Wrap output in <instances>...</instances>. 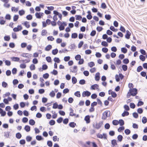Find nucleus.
<instances>
[{"instance_id": "36", "label": "nucleus", "mask_w": 147, "mask_h": 147, "mask_svg": "<svg viewBox=\"0 0 147 147\" xmlns=\"http://www.w3.org/2000/svg\"><path fill=\"white\" fill-rule=\"evenodd\" d=\"M47 145L49 147H51L53 146V143L51 141L48 140L47 141Z\"/></svg>"}, {"instance_id": "6", "label": "nucleus", "mask_w": 147, "mask_h": 147, "mask_svg": "<svg viewBox=\"0 0 147 147\" xmlns=\"http://www.w3.org/2000/svg\"><path fill=\"white\" fill-rule=\"evenodd\" d=\"M22 28L21 25H18V26L17 27L14 28L13 30L14 32H18L22 30Z\"/></svg>"}, {"instance_id": "25", "label": "nucleus", "mask_w": 147, "mask_h": 147, "mask_svg": "<svg viewBox=\"0 0 147 147\" xmlns=\"http://www.w3.org/2000/svg\"><path fill=\"white\" fill-rule=\"evenodd\" d=\"M36 139L40 141L43 140V138L41 136L37 135L36 136Z\"/></svg>"}, {"instance_id": "54", "label": "nucleus", "mask_w": 147, "mask_h": 147, "mask_svg": "<svg viewBox=\"0 0 147 147\" xmlns=\"http://www.w3.org/2000/svg\"><path fill=\"white\" fill-rule=\"evenodd\" d=\"M125 129L124 127V126H121V127H119V128L118 129V131L119 132H121L122 131L124 130Z\"/></svg>"}, {"instance_id": "12", "label": "nucleus", "mask_w": 147, "mask_h": 147, "mask_svg": "<svg viewBox=\"0 0 147 147\" xmlns=\"http://www.w3.org/2000/svg\"><path fill=\"white\" fill-rule=\"evenodd\" d=\"M24 129L26 132H29L30 130V127L28 125H26L24 127Z\"/></svg>"}, {"instance_id": "13", "label": "nucleus", "mask_w": 147, "mask_h": 147, "mask_svg": "<svg viewBox=\"0 0 147 147\" xmlns=\"http://www.w3.org/2000/svg\"><path fill=\"white\" fill-rule=\"evenodd\" d=\"M52 48V45H49L45 48V50L47 51H49Z\"/></svg>"}, {"instance_id": "61", "label": "nucleus", "mask_w": 147, "mask_h": 147, "mask_svg": "<svg viewBox=\"0 0 147 147\" xmlns=\"http://www.w3.org/2000/svg\"><path fill=\"white\" fill-rule=\"evenodd\" d=\"M28 119L26 117H24L22 118V121L24 123H26L28 122Z\"/></svg>"}, {"instance_id": "7", "label": "nucleus", "mask_w": 147, "mask_h": 147, "mask_svg": "<svg viewBox=\"0 0 147 147\" xmlns=\"http://www.w3.org/2000/svg\"><path fill=\"white\" fill-rule=\"evenodd\" d=\"M21 56L24 57L28 58H31L32 57V54L28 53H23L21 55Z\"/></svg>"}, {"instance_id": "59", "label": "nucleus", "mask_w": 147, "mask_h": 147, "mask_svg": "<svg viewBox=\"0 0 147 147\" xmlns=\"http://www.w3.org/2000/svg\"><path fill=\"white\" fill-rule=\"evenodd\" d=\"M27 45V44L26 42H22L21 44V47L22 48H24L26 47Z\"/></svg>"}, {"instance_id": "51", "label": "nucleus", "mask_w": 147, "mask_h": 147, "mask_svg": "<svg viewBox=\"0 0 147 147\" xmlns=\"http://www.w3.org/2000/svg\"><path fill=\"white\" fill-rule=\"evenodd\" d=\"M63 121V118L61 117H60L57 119V121L58 123H60L62 122Z\"/></svg>"}, {"instance_id": "45", "label": "nucleus", "mask_w": 147, "mask_h": 147, "mask_svg": "<svg viewBox=\"0 0 147 147\" xmlns=\"http://www.w3.org/2000/svg\"><path fill=\"white\" fill-rule=\"evenodd\" d=\"M26 139L27 142H30L32 140V137L29 136H27L26 137Z\"/></svg>"}, {"instance_id": "52", "label": "nucleus", "mask_w": 147, "mask_h": 147, "mask_svg": "<svg viewBox=\"0 0 147 147\" xmlns=\"http://www.w3.org/2000/svg\"><path fill=\"white\" fill-rule=\"evenodd\" d=\"M125 133L126 135H128L131 133V131L129 129H126L125 130Z\"/></svg>"}, {"instance_id": "8", "label": "nucleus", "mask_w": 147, "mask_h": 147, "mask_svg": "<svg viewBox=\"0 0 147 147\" xmlns=\"http://www.w3.org/2000/svg\"><path fill=\"white\" fill-rule=\"evenodd\" d=\"M131 33L128 30L126 31V34L125 35V37L127 39H128L130 38Z\"/></svg>"}, {"instance_id": "57", "label": "nucleus", "mask_w": 147, "mask_h": 147, "mask_svg": "<svg viewBox=\"0 0 147 147\" xmlns=\"http://www.w3.org/2000/svg\"><path fill=\"white\" fill-rule=\"evenodd\" d=\"M49 76V74L47 73H46L44 74L43 75V78L45 79H47Z\"/></svg>"}, {"instance_id": "48", "label": "nucleus", "mask_w": 147, "mask_h": 147, "mask_svg": "<svg viewBox=\"0 0 147 147\" xmlns=\"http://www.w3.org/2000/svg\"><path fill=\"white\" fill-rule=\"evenodd\" d=\"M54 61L55 62V63H59L60 61V60L59 59V58L58 57H55L54 59Z\"/></svg>"}, {"instance_id": "21", "label": "nucleus", "mask_w": 147, "mask_h": 147, "mask_svg": "<svg viewBox=\"0 0 147 147\" xmlns=\"http://www.w3.org/2000/svg\"><path fill=\"white\" fill-rule=\"evenodd\" d=\"M35 123V121L33 119H30L29 121V123L31 125H34Z\"/></svg>"}, {"instance_id": "10", "label": "nucleus", "mask_w": 147, "mask_h": 147, "mask_svg": "<svg viewBox=\"0 0 147 147\" xmlns=\"http://www.w3.org/2000/svg\"><path fill=\"white\" fill-rule=\"evenodd\" d=\"M95 80L96 81H98L100 78V73L99 72H97L95 75Z\"/></svg>"}, {"instance_id": "34", "label": "nucleus", "mask_w": 147, "mask_h": 147, "mask_svg": "<svg viewBox=\"0 0 147 147\" xmlns=\"http://www.w3.org/2000/svg\"><path fill=\"white\" fill-rule=\"evenodd\" d=\"M4 40L5 41H9L10 39V37L9 35L5 36L4 37Z\"/></svg>"}, {"instance_id": "1", "label": "nucleus", "mask_w": 147, "mask_h": 147, "mask_svg": "<svg viewBox=\"0 0 147 147\" xmlns=\"http://www.w3.org/2000/svg\"><path fill=\"white\" fill-rule=\"evenodd\" d=\"M138 94V90L136 88L132 89H130L129 90V92H128L127 94H129V96H136Z\"/></svg>"}, {"instance_id": "19", "label": "nucleus", "mask_w": 147, "mask_h": 147, "mask_svg": "<svg viewBox=\"0 0 147 147\" xmlns=\"http://www.w3.org/2000/svg\"><path fill=\"white\" fill-rule=\"evenodd\" d=\"M28 22L27 21H26L23 23H22V24H23L24 26H25L27 28H28L30 27V24H28Z\"/></svg>"}, {"instance_id": "58", "label": "nucleus", "mask_w": 147, "mask_h": 147, "mask_svg": "<svg viewBox=\"0 0 147 147\" xmlns=\"http://www.w3.org/2000/svg\"><path fill=\"white\" fill-rule=\"evenodd\" d=\"M55 120L52 119L49 121V124L51 125H53L55 124Z\"/></svg>"}, {"instance_id": "62", "label": "nucleus", "mask_w": 147, "mask_h": 147, "mask_svg": "<svg viewBox=\"0 0 147 147\" xmlns=\"http://www.w3.org/2000/svg\"><path fill=\"white\" fill-rule=\"evenodd\" d=\"M55 94V93L54 91L53 90H52L49 94V95L52 97H54Z\"/></svg>"}, {"instance_id": "4", "label": "nucleus", "mask_w": 147, "mask_h": 147, "mask_svg": "<svg viewBox=\"0 0 147 147\" xmlns=\"http://www.w3.org/2000/svg\"><path fill=\"white\" fill-rule=\"evenodd\" d=\"M91 94L90 92L88 91H84L82 92V96L83 97L85 96L89 97L90 95Z\"/></svg>"}, {"instance_id": "38", "label": "nucleus", "mask_w": 147, "mask_h": 147, "mask_svg": "<svg viewBox=\"0 0 147 147\" xmlns=\"http://www.w3.org/2000/svg\"><path fill=\"white\" fill-rule=\"evenodd\" d=\"M129 59L127 58L124 59L123 61V63L126 64L129 63Z\"/></svg>"}, {"instance_id": "14", "label": "nucleus", "mask_w": 147, "mask_h": 147, "mask_svg": "<svg viewBox=\"0 0 147 147\" xmlns=\"http://www.w3.org/2000/svg\"><path fill=\"white\" fill-rule=\"evenodd\" d=\"M76 123L73 122H70L69 124V125L70 127L72 128H74L76 126Z\"/></svg>"}, {"instance_id": "11", "label": "nucleus", "mask_w": 147, "mask_h": 147, "mask_svg": "<svg viewBox=\"0 0 147 147\" xmlns=\"http://www.w3.org/2000/svg\"><path fill=\"white\" fill-rule=\"evenodd\" d=\"M99 87V86L98 84H95L94 85H92L91 86V89L92 90H95L96 88V89L98 88V87Z\"/></svg>"}, {"instance_id": "26", "label": "nucleus", "mask_w": 147, "mask_h": 147, "mask_svg": "<svg viewBox=\"0 0 147 147\" xmlns=\"http://www.w3.org/2000/svg\"><path fill=\"white\" fill-rule=\"evenodd\" d=\"M118 121L119 124L121 126H122L124 124V122L123 120L120 119H119Z\"/></svg>"}, {"instance_id": "23", "label": "nucleus", "mask_w": 147, "mask_h": 147, "mask_svg": "<svg viewBox=\"0 0 147 147\" xmlns=\"http://www.w3.org/2000/svg\"><path fill=\"white\" fill-rule=\"evenodd\" d=\"M58 52V49L56 48L54 49H53L52 51V53L53 55H56Z\"/></svg>"}, {"instance_id": "18", "label": "nucleus", "mask_w": 147, "mask_h": 147, "mask_svg": "<svg viewBox=\"0 0 147 147\" xmlns=\"http://www.w3.org/2000/svg\"><path fill=\"white\" fill-rule=\"evenodd\" d=\"M12 60L14 61H18L20 60L19 58L17 57H13L11 58Z\"/></svg>"}, {"instance_id": "2", "label": "nucleus", "mask_w": 147, "mask_h": 147, "mask_svg": "<svg viewBox=\"0 0 147 147\" xmlns=\"http://www.w3.org/2000/svg\"><path fill=\"white\" fill-rule=\"evenodd\" d=\"M103 123L102 121H100L98 123H96L95 124L94 123L93 124V127L94 128L98 129L103 125Z\"/></svg>"}, {"instance_id": "63", "label": "nucleus", "mask_w": 147, "mask_h": 147, "mask_svg": "<svg viewBox=\"0 0 147 147\" xmlns=\"http://www.w3.org/2000/svg\"><path fill=\"white\" fill-rule=\"evenodd\" d=\"M5 63L6 65L9 66L11 65V62L8 60H6L5 61Z\"/></svg>"}, {"instance_id": "20", "label": "nucleus", "mask_w": 147, "mask_h": 147, "mask_svg": "<svg viewBox=\"0 0 147 147\" xmlns=\"http://www.w3.org/2000/svg\"><path fill=\"white\" fill-rule=\"evenodd\" d=\"M127 49L125 47H122L121 48V52L124 54L126 53L127 52Z\"/></svg>"}, {"instance_id": "50", "label": "nucleus", "mask_w": 147, "mask_h": 147, "mask_svg": "<svg viewBox=\"0 0 147 147\" xmlns=\"http://www.w3.org/2000/svg\"><path fill=\"white\" fill-rule=\"evenodd\" d=\"M143 69L142 67L141 66H138L137 69V71L138 72H140L142 71Z\"/></svg>"}, {"instance_id": "42", "label": "nucleus", "mask_w": 147, "mask_h": 147, "mask_svg": "<svg viewBox=\"0 0 147 147\" xmlns=\"http://www.w3.org/2000/svg\"><path fill=\"white\" fill-rule=\"evenodd\" d=\"M147 121V119L145 117H142V122L144 123H146Z\"/></svg>"}, {"instance_id": "33", "label": "nucleus", "mask_w": 147, "mask_h": 147, "mask_svg": "<svg viewBox=\"0 0 147 147\" xmlns=\"http://www.w3.org/2000/svg\"><path fill=\"white\" fill-rule=\"evenodd\" d=\"M105 18L107 20H110L111 18V16L109 14H106L105 15Z\"/></svg>"}, {"instance_id": "22", "label": "nucleus", "mask_w": 147, "mask_h": 147, "mask_svg": "<svg viewBox=\"0 0 147 147\" xmlns=\"http://www.w3.org/2000/svg\"><path fill=\"white\" fill-rule=\"evenodd\" d=\"M139 58L140 60L142 61H144L146 59L145 57L142 55H140Z\"/></svg>"}, {"instance_id": "29", "label": "nucleus", "mask_w": 147, "mask_h": 147, "mask_svg": "<svg viewBox=\"0 0 147 147\" xmlns=\"http://www.w3.org/2000/svg\"><path fill=\"white\" fill-rule=\"evenodd\" d=\"M72 81L73 84H75L77 82V80L75 77H73L72 78Z\"/></svg>"}, {"instance_id": "53", "label": "nucleus", "mask_w": 147, "mask_h": 147, "mask_svg": "<svg viewBox=\"0 0 147 147\" xmlns=\"http://www.w3.org/2000/svg\"><path fill=\"white\" fill-rule=\"evenodd\" d=\"M79 83L80 84L83 85L86 83V81L84 79H82L80 80Z\"/></svg>"}, {"instance_id": "32", "label": "nucleus", "mask_w": 147, "mask_h": 147, "mask_svg": "<svg viewBox=\"0 0 147 147\" xmlns=\"http://www.w3.org/2000/svg\"><path fill=\"white\" fill-rule=\"evenodd\" d=\"M25 11L23 9H21L19 11V14L20 16H22L25 14Z\"/></svg>"}, {"instance_id": "47", "label": "nucleus", "mask_w": 147, "mask_h": 147, "mask_svg": "<svg viewBox=\"0 0 147 147\" xmlns=\"http://www.w3.org/2000/svg\"><path fill=\"white\" fill-rule=\"evenodd\" d=\"M101 8L105 9L107 8V6L105 3H102L101 4Z\"/></svg>"}, {"instance_id": "56", "label": "nucleus", "mask_w": 147, "mask_h": 147, "mask_svg": "<svg viewBox=\"0 0 147 147\" xmlns=\"http://www.w3.org/2000/svg\"><path fill=\"white\" fill-rule=\"evenodd\" d=\"M75 58L76 60L78 61L81 58V56L80 55H77L75 56Z\"/></svg>"}, {"instance_id": "15", "label": "nucleus", "mask_w": 147, "mask_h": 147, "mask_svg": "<svg viewBox=\"0 0 147 147\" xmlns=\"http://www.w3.org/2000/svg\"><path fill=\"white\" fill-rule=\"evenodd\" d=\"M111 143L113 145V146L112 147H114L115 146L117 145V141L115 139H113L112 140Z\"/></svg>"}, {"instance_id": "41", "label": "nucleus", "mask_w": 147, "mask_h": 147, "mask_svg": "<svg viewBox=\"0 0 147 147\" xmlns=\"http://www.w3.org/2000/svg\"><path fill=\"white\" fill-rule=\"evenodd\" d=\"M137 111L139 114H141L143 113V110L142 108H139L138 109Z\"/></svg>"}, {"instance_id": "27", "label": "nucleus", "mask_w": 147, "mask_h": 147, "mask_svg": "<svg viewBox=\"0 0 147 147\" xmlns=\"http://www.w3.org/2000/svg\"><path fill=\"white\" fill-rule=\"evenodd\" d=\"M16 136L18 139H20L21 138L22 136L20 133L18 132L16 134Z\"/></svg>"}, {"instance_id": "60", "label": "nucleus", "mask_w": 147, "mask_h": 147, "mask_svg": "<svg viewBox=\"0 0 147 147\" xmlns=\"http://www.w3.org/2000/svg\"><path fill=\"white\" fill-rule=\"evenodd\" d=\"M58 105L57 103L56 102L55 103H54L53 104V108L54 109H57L58 108Z\"/></svg>"}, {"instance_id": "9", "label": "nucleus", "mask_w": 147, "mask_h": 147, "mask_svg": "<svg viewBox=\"0 0 147 147\" xmlns=\"http://www.w3.org/2000/svg\"><path fill=\"white\" fill-rule=\"evenodd\" d=\"M90 116L89 115L86 116L84 118V120L86 121L87 123H89L90 122Z\"/></svg>"}, {"instance_id": "3", "label": "nucleus", "mask_w": 147, "mask_h": 147, "mask_svg": "<svg viewBox=\"0 0 147 147\" xmlns=\"http://www.w3.org/2000/svg\"><path fill=\"white\" fill-rule=\"evenodd\" d=\"M96 136L97 138H100L102 139L103 138L105 140L107 139V136L106 134L105 133H104L102 134V135L98 134L96 135Z\"/></svg>"}, {"instance_id": "16", "label": "nucleus", "mask_w": 147, "mask_h": 147, "mask_svg": "<svg viewBox=\"0 0 147 147\" xmlns=\"http://www.w3.org/2000/svg\"><path fill=\"white\" fill-rule=\"evenodd\" d=\"M103 113H104V114L107 117L110 116L111 112L110 111H105Z\"/></svg>"}, {"instance_id": "46", "label": "nucleus", "mask_w": 147, "mask_h": 147, "mask_svg": "<svg viewBox=\"0 0 147 147\" xmlns=\"http://www.w3.org/2000/svg\"><path fill=\"white\" fill-rule=\"evenodd\" d=\"M19 8L18 7L15 8V7H12L11 8V10L12 11L17 12L18 11Z\"/></svg>"}, {"instance_id": "17", "label": "nucleus", "mask_w": 147, "mask_h": 147, "mask_svg": "<svg viewBox=\"0 0 147 147\" xmlns=\"http://www.w3.org/2000/svg\"><path fill=\"white\" fill-rule=\"evenodd\" d=\"M129 113L128 112L126 111H124V112L122 114V116L124 117L125 116H127L129 115Z\"/></svg>"}, {"instance_id": "64", "label": "nucleus", "mask_w": 147, "mask_h": 147, "mask_svg": "<svg viewBox=\"0 0 147 147\" xmlns=\"http://www.w3.org/2000/svg\"><path fill=\"white\" fill-rule=\"evenodd\" d=\"M51 73L54 75H56L58 74V72L57 70L54 69L51 72Z\"/></svg>"}, {"instance_id": "35", "label": "nucleus", "mask_w": 147, "mask_h": 147, "mask_svg": "<svg viewBox=\"0 0 147 147\" xmlns=\"http://www.w3.org/2000/svg\"><path fill=\"white\" fill-rule=\"evenodd\" d=\"M110 29L113 31L114 32H116L118 30L117 29L115 28L113 26H111L110 27Z\"/></svg>"}, {"instance_id": "39", "label": "nucleus", "mask_w": 147, "mask_h": 147, "mask_svg": "<svg viewBox=\"0 0 147 147\" xmlns=\"http://www.w3.org/2000/svg\"><path fill=\"white\" fill-rule=\"evenodd\" d=\"M112 123L114 125H117L119 124V121L116 120H113L112 121Z\"/></svg>"}, {"instance_id": "31", "label": "nucleus", "mask_w": 147, "mask_h": 147, "mask_svg": "<svg viewBox=\"0 0 147 147\" xmlns=\"http://www.w3.org/2000/svg\"><path fill=\"white\" fill-rule=\"evenodd\" d=\"M101 45L104 47H107L108 46L107 42L105 41H103L101 42Z\"/></svg>"}, {"instance_id": "49", "label": "nucleus", "mask_w": 147, "mask_h": 147, "mask_svg": "<svg viewBox=\"0 0 147 147\" xmlns=\"http://www.w3.org/2000/svg\"><path fill=\"white\" fill-rule=\"evenodd\" d=\"M2 86L3 87L6 88L8 87V84L5 82L3 81L2 82Z\"/></svg>"}, {"instance_id": "37", "label": "nucleus", "mask_w": 147, "mask_h": 147, "mask_svg": "<svg viewBox=\"0 0 147 147\" xmlns=\"http://www.w3.org/2000/svg\"><path fill=\"white\" fill-rule=\"evenodd\" d=\"M88 66L90 67H92L95 65L93 61H91L88 63Z\"/></svg>"}, {"instance_id": "40", "label": "nucleus", "mask_w": 147, "mask_h": 147, "mask_svg": "<svg viewBox=\"0 0 147 147\" xmlns=\"http://www.w3.org/2000/svg\"><path fill=\"white\" fill-rule=\"evenodd\" d=\"M19 18L18 15H15L13 16V20L14 21L16 22L17 21Z\"/></svg>"}, {"instance_id": "24", "label": "nucleus", "mask_w": 147, "mask_h": 147, "mask_svg": "<svg viewBox=\"0 0 147 147\" xmlns=\"http://www.w3.org/2000/svg\"><path fill=\"white\" fill-rule=\"evenodd\" d=\"M75 17L76 20H80L82 19V17L80 15H76Z\"/></svg>"}, {"instance_id": "28", "label": "nucleus", "mask_w": 147, "mask_h": 147, "mask_svg": "<svg viewBox=\"0 0 147 147\" xmlns=\"http://www.w3.org/2000/svg\"><path fill=\"white\" fill-rule=\"evenodd\" d=\"M117 138L118 141L121 142L122 140L123 137L121 135H119L118 136Z\"/></svg>"}, {"instance_id": "30", "label": "nucleus", "mask_w": 147, "mask_h": 147, "mask_svg": "<svg viewBox=\"0 0 147 147\" xmlns=\"http://www.w3.org/2000/svg\"><path fill=\"white\" fill-rule=\"evenodd\" d=\"M71 37L72 38H76L78 37V34L76 33H72Z\"/></svg>"}, {"instance_id": "43", "label": "nucleus", "mask_w": 147, "mask_h": 147, "mask_svg": "<svg viewBox=\"0 0 147 147\" xmlns=\"http://www.w3.org/2000/svg\"><path fill=\"white\" fill-rule=\"evenodd\" d=\"M122 67L123 70L124 71H127V66L126 65H123Z\"/></svg>"}, {"instance_id": "5", "label": "nucleus", "mask_w": 147, "mask_h": 147, "mask_svg": "<svg viewBox=\"0 0 147 147\" xmlns=\"http://www.w3.org/2000/svg\"><path fill=\"white\" fill-rule=\"evenodd\" d=\"M44 14V13L42 12H36L35 14V16L37 18L40 19L42 17Z\"/></svg>"}, {"instance_id": "55", "label": "nucleus", "mask_w": 147, "mask_h": 147, "mask_svg": "<svg viewBox=\"0 0 147 147\" xmlns=\"http://www.w3.org/2000/svg\"><path fill=\"white\" fill-rule=\"evenodd\" d=\"M74 95L78 97H80V94L79 91H77L74 93Z\"/></svg>"}, {"instance_id": "44", "label": "nucleus", "mask_w": 147, "mask_h": 147, "mask_svg": "<svg viewBox=\"0 0 147 147\" xmlns=\"http://www.w3.org/2000/svg\"><path fill=\"white\" fill-rule=\"evenodd\" d=\"M26 18L28 20H31L32 19V16L31 14H29L26 16Z\"/></svg>"}]
</instances>
